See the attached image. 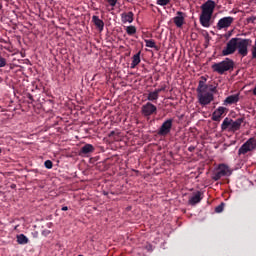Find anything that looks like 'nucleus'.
<instances>
[{"label":"nucleus","mask_w":256,"mask_h":256,"mask_svg":"<svg viewBox=\"0 0 256 256\" xmlns=\"http://www.w3.org/2000/svg\"><path fill=\"white\" fill-rule=\"evenodd\" d=\"M159 99V95L157 94L156 91L150 92L147 95V100L151 101L152 103H155Z\"/></svg>","instance_id":"obj_20"},{"label":"nucleus","mask_w":256,"mask_h":256,"mask_svg":"<svg viewBox=\"0 0 256 256\" xmlns=\"http://www.w3.org/2000/svg\"><path fill=\"white\" fill-rule=\"evenodd\" d=\"M139 63H141V51H139L132 57L131 69H135V67H137Z\"/></svg>","instance_id":"obj_18"},{"label":"nucleus","mask_w":256,"mask_h":256,"mask_svg":"<svg viewBox=\"0 0 256 256\" xmlns=\"http://www.w3.org/2000/svg\"><path fill=\"white\" fill-rule=\"evenodd\" d=\"M141 114L143 117H151V115H157V106L151 102H147L141 107Z\"/></svg>","instance_id":"obj_9"},{"label":"nucleus","mask_w":256,"mask_h":256,"mask_svg":"<svg viewBox=\"0 0 256 256\" xmlns=\"http://www.w3.org/2000/svg\"><path fill=\"white\" fill-rule=\"evenodd\" d=\"M253 41L247 38H231L226 47L222 50V56L227 57L233 55L236 51L240 57H247L249 55V47Z\"/></svg>","instance_id":"obj_1"},{"label":"nucleus","mask_w":256,"mask_h":256,"mask_svg":"<svg viewBox=\"0 0 256 256\" xmlns=\"http://www.w3.org/2000/svg\"><path fill=\"white\" fill-rule=\"evenodd\" d=\"M95 151V146H93L92 144H85L79 152V155L83 156V155H89V153H93Z\"/></svg>","instance_id":"obj_15"},{"label":"nucleus","mask_w":256,"mask_h":256,"mask_svg":"<svg viewBox=\"0 0 256 256\" xmlns=\"http://www.w3.org/2000/svg\"><path fill=\"white\" fill-rule=\"evenodd\" d=\"M108 3L111 7H115L117 5V0H108Z\"/></svg>","instance_id":"obj_28"},{"label":"nucleus","mask_w":256,"mask_h":256,"mask_svg":"<svg viewBox=\"0 0 256 256\" xmlns=\"http://www.w3.org/2000/svg\"><path fill=\"white\" fill-rule=\"evenodd\" d=\"M126 33L130 37H133V35H135V33H137V27H135L133 25L127 26L126 27Z\"/></svg>","instance_id":"obj_21"},{"label":"nucleus","mask_w":256,"mask_h":256,"mask_svg":"<svg viewBox=\"0 0 256 256\" xmlns=\"http://www.w3.org/2000/svg\"><path fill=\"white\" fill-rule=\"evenodd\" d=\"M61 211H69V207L63 206V207L61 208Z\"/></svg>","instance_id":"obj_31"},{"label":"nucleus","mask_w":256,"mask_h":256,"mask_svg":"<svg viewBox=\"0 0 256 256\" xmlns=\"http://www.w3.org/2000/svg\"><path fill=\"white\" fill-rule=\"evenodd\" d=\"M131 1H139V0H131Z\"/></svg>","instance_id":"obj_34"},{"label":"nucleus","mask_w":256,"mask_h":256,"mask_svg":"<svg viewBox=\"0 0 256 256\" xmlns=\"http://www.w3.org/2000/svg\"><path fill=\"white\" fill-rule=\"evenodd\" d=\"M188 151H189L190 153H193V151H195V146H189V147H188Z\"/></svg>","instance_id":"obj_30"},{"label":"nucleus","mask_w":256,"mask_h":256,"mask_svg":"<svg viewBox=\"0 0 256 256\" xmlns=\"http://www.w3.org/2000/svg\"><path fill=\"white\" fill-rule=\"evenodd\" d=\"M92 22L94 23L95 27L99 29V31H103V29H105V22H103L99 16H92Z\"/></svg>","instance_id":"obj_16"},{"label":"nucleus","mask_w":256,"mask_h":256,"mask_svg":"<svg viewBox=\"0 0 256 256\" xmlns=\"http://www.w3.org/2000/svg\"><path fill=\"white\" fill-rule=\"evenodd\" d=\"M171 3V0H157V5H160L161 7H165V5H169Z\"/></svg>","instance_id":"obj_23"},{"label":"nucleus","mask_w":256,"mask_h":256,"mask_svg":"<svg viewBox=\"0 0 256 256\" xmlns=\"http://www.w3.org/2000/svg\"><path fill=\"white\" fill-rule=\"evenodd\" d=\"M252 59H256V44L252 48Z\"/></svg>","instance_id":"obj_27"},{"label":"nucleus","mask_w":256,"mask_h":256,"mask_svg":"<svg viewBox=\"0 0 256 256\" xmlns=\"http://www.w3.org/2000/svg\"><path fill=\"white\" fill-rule=\"evenodd\" d=\"M229 175H231V170L229 169V166L225 164H221L219 165L218 169L214 173L212 179L214 181H219L221 177H229Z\"/></svg>","instance_id":"obj_7"},{"label":"nucleus","mask_w":256,"mask_h":256,"mask_svg":"<svg viewBox=\"0 0 256 256\" xmlns=\"http://www.w3.org/2000/svg\"><path fill=\"white\" fill-rule=\"evenodd\" d=\"M173 128V118L165 120L161 127L158 130V135H169L171 133V129Z\"/></svg>","instance_id":"obj_10"},{"label":"nucleus","mask_w":256,"mask_h":256,"mask_svg":"<svg viewBox=\"0 0 256 256\" xmlns=\"http://www.w3.org/2000/svg\"><path fill=\"white\" fill-rule=\"evenodd\" d=\"M154 91L159 95V93H161V91H165V87L158 88V89H156Z\"/></svg>","instance_id":"obj_29"},{"label":"nucleus","mask_w":256,"mask_h":256,"mask_svg":"<svg viewBox=\"0 0 256 256\" xmlns=\"http://www.w3.org/2000/svg\"><path fill=\"white\" fill-rule=\"evenodd\" d=\"M256 151V138L251 137L249 138L238 150V155H247V153H251Z\"/></svg>","instance_id":"obj_6"},{"label":"nucleus","mask_w":256,"mask_h":256,"mask_svg":"<svg viewBox=\"0 0 256 256\" xmlns=\"http://www.w3.org/2000/svg\"><path fill=\"white\" fill-rule=\"evenodd\" d=\"M2 151H3V150L0 148V153H2Z\"/></svg>","instance_id":"obj_33"},{"label":"nucleus","mask_w":256,"mask_h":256,"mask_svg":"<svg viewBox=\"0 0 256 256\" xmlns=\"http://www.w3.org/2000/svg\"><path fill=\"white\" fill-rule=\"evenodd\" d=\"M225 208V203H221L215 208L216 213H223V209Z\"/></svg>","instance_id":"obj_24"},{"label":"nucleus","mask_w":256,"mask_h":256,"mask_svg":"<svg viewBox=\"0 0 256 256\" xmlns=\"http://www.w3.org/2000/svg\"><path fill=\"white\" fill-rule=\"evenodd\" d=\"M235 67V62L231 58H225L223 61L219 63H214L212 65V69L215 73H219V75H223V73L227 71H232Z\"/></svg>","instance_id":"obj_5"},{"label":"nucleus","mask_w":256,"mask_h":256,"mask_svg":"<svg viewBox=\"0 0 256 256\" xmlns=\"http://www.w3.org/2000/svg\"><path fill=\"white\" fill-rule=\"evenodd\" d=\"M245 121V118H238L236 120L225 118L221 124L222 131H229L230 133H236V131H239L241 129V125H243V122Z\"/></svg>","instance_id":"obj_4"},{"label":"nucleus","mask_w":256,"mask_h":256,"mask_svg":"<svg viewBox=\"0 0 256 256\" xmlns=\"http://www.w3.org/2000/svg\"><path fill=\"white\" fill-rule=\"evenodd\" d=\"M146 47L150 49H156L157 45H155V40H145Z\"/></svg>","instance_id":"obj_22"},{"label":"nucleus","mask_w":256,"mask_h":256,"mask_svg":"<svg viewBox=\"0 0 256 256\" xmlns=\"http://www.w3.org/2000/svg\"><path fill=\"white\" fill-rule=\"evenodd\" d=\"M110 135H115V132H114V131H112V132L110 133Z\"/></svg>","instance_id":"obj_32"},{"label":"nucleus","mask_w":256,"mask_h":256,"mask_svg":"<svg viewBox=\"0 0 256 256\" xmlns=\"http://www.w3.org/2000/svg\"><path fill=\"white\" fill-rule=\"evenodd\" d=\"M7 65V59L0 56V68L5 67Z\"/></svg>","instance_id":"obj_26"},{"label":"nucleus","mask_w":256,"mask_h":256,"mask_svg":"<svg viewBox=\"0 0 256 256\" xmlns=\"http://www.w3.org/2000/svg\"><path fill=\"white\" fill-rule=\"evenodd\" d=\"M217 4L213 0H207L204 4L201 5V14H200V25L202 27L209 28L211 27V19L215 11Z\"/></svg>","instance_id":"obj_3"},{"label":"nucleus","mask_w":256,"mask_h":256,"mask_svg":"<svg viewBox=\"0 0 256 256\" xmlns=\"http://www.w3.org/2000/svg\"><path fill=\"white\" fill-rule=\"evenodd\" d=\"M225 111H227V108L223 106L218 107L212 114V121H221V117H223Z\"/></svg>","instance_id":"obj_12"},{"label":"nucleus","mask_w":256,"mask_h":256,"mask_svg":"<svg viewBox=\"0 0 256 256\" xmlns=\"http://www.w3.org/2000/svg\"><path fill=\"white\" fill-rule=\"evenodd\" d=\"M234 21L235 18H233L232 16L223 17L220 20H218L216 24V29H218V31H221L223 29H229V27L233 25Z\"/></svg>","instance_id":"obj_8"},{"label":"nucleus","mask_w":256,"mask_h":256,"mask_svg":"<svg viewBox=\"0 0 256 256\" xmlns=\"http://www.w3.org/2000/svg\"><path fill=\"white\" fill-rule=\"evenodd\" d=\"M201 195H203L201 191H197L196 193H194L193 196L190 197L188 200L189 205H197V203H201L203 199Z\"/></svg>","instance_id":"obj_14"},{"label":"nucleus","mask_w":256,"mask_h":256,"mask_svg":"<svg viewBox=\"0 0 256 256\" xmlns=\"http://www.w3.org/2000/svg\"><path fill=\"white\" fill-rule=\"evenodd\" d=\"M44 166L46 167V169H53V162L51 160H46L44 162Z\"/></svg>","instance_id":"obj_25"},{"label":"nucleus","mask_w":256,"mask_h":256,"mask_svg":"<svg viewBox=\"0 0 256 256\" xmlns=\"http://www.w3.org/2000/svg\"><path fill=\"white\" fill-rule=\"evenodd\" d=\"M135 20V14L130 11V12H123L121 14V22L122 23H133Z\"/></svg>","instance_id":"obj_13"},{"label":"nucleus","mask_w":256,"mask_h":256,"mask_svg":"<svg viewBox=\"0 0 256 256\" xmlns=\"http://www.w3.org/2000/svg\"><path fill=\"white\" fill-rule=\"evenodd\" d=\"M234 103H239V94L230 95L224 101V105H234Z\"/></svg>","instance_id":"obj_17"},{"label":"nucleus","mask_w":256,"mask_h":256,"mask_svg":"<svg viewBox=\"0 0 256 256\" xmlns=\"http://www.w3.org/2000/svg\"><path fill=\"white\" fill-rule=\"evenodd\" d=\"M18 245H27L29 243V238L25 234H20L16 236Z\"/></svg>","instance_id":"obj_19"},{"label":"nucleus","mask_w":256,"mask_h":256,"mask_svg":"<svg viewBox=\"0 0 256 256\" xmlns=\"http://www.w3.org/2000/svg\"><path fill=\"white\" fill-rule=\"evenodd\" d=\"M173 23L178 29H181V27L185 25V13L182 11H178L176 13V16L173 18Z\"/></svg>","instance_id":"obj_11"},{"label":"nucleus","mask_w":256,"mask_h":256,"mask_svg":"<svg viewBox=\"0 0 256 256\" xmlns=\"http://www.w3.org/2000/svg\"><path fill=\"white\" fill-rule=\"evenodd\" d=\"M198 103L202 107H207L215 100V93H217V86L207 84V77L201 76L196 88Z\"/></svg>","instance_id":"obj_2"}]
</instances>
